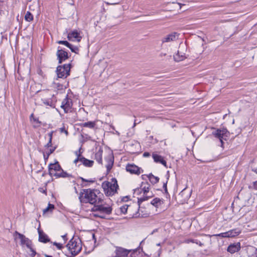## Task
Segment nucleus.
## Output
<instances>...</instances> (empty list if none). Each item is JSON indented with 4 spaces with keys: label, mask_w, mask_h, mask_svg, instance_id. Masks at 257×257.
I'll return each mask as SVG.
<instances>
[{
    "label": "nucleus",
    "mask_w": 257,
    "mask_h": 257,
    "mask_svg": "<svg viewBox=\"0 0 257 257\" xmlns=\"http://www.w3.org/2000/svg\"><path fill=\"white\" fill-rule=\"evenodd\" d=\"M227 130L226 128L217 129L212 132V135L216 138L218 139L221 144V147H223L224 137H227Z\"/></svg>",
    "instance_id": "obj_8"
},
{
    "label": "nucleus",
    "mask_w": 257,
    "mask_h": 257,
    "mask_svg": "<svg viewBox=\"0 0 257 257\" xmlns=\"http://www.w3.org/2000/svg\"><path fill=\"white\" fill-rule=\"evenodd\" d=\"M53 245H55L59 249L63 247V244L62 243H57L56 242H54Z\"/></svg>",
    "instance_id": "obj_39"
},
{
    "label": "nucleus",
    "mask_w": 257,
    "mask_h": 257,
    "mask_svg": "<svg viewBox=\"0 0 257 257\" xmlns=\"http://www.w3.org/2000/svg\"><path fill=\"white\" fill-rule=\"evenodd\" d=\"M152 157L154 159V162L157 163H161L164 166H167V163L164 158L161 156L157 154L153 153Z\"/></svg>",
    "instance_id": "obj_19"
},
{
    "label": "nucleus",
    "mask_w": 257,
    "mask_h": 257,
    "mask_svg": "<svg viewBox=\"0 0 257 257\" xmlns=\"http://www.w3.org/2000/svg\"><path fill=\"white\" fill-rule=\"evenodd\" d=\"M99 192L97 190H91L90 189H83L79 195V199L80 201L83 203H89L91 204L99 203L102 199L99 196H97Z\"/></svg>",
    "instance_id": "obj_1"
},
{
    "label": "nucleus",
    "mask_w": 257,
    "mask_h": 257,
    "mask_svg": "<svg viewBox=\"0 0 257 257\" xmlns=\"http://www.w3.org/2000/svg\"><path fill=\"white\" fill-rule=\"evenodd\" d=\"M102 150L100 148L95 154V159L99 164H102Z\"/></svg>",
    "instance_id": "obj_23"
},
{
    "label": "nucleus",
    "mask_w": 257,
    "mask_h": 257,
    "mask_svg": "<svg viewBox=\"0 0 257 257\" xmlns=\"http://www.w3.org/2000/svg\"><path fill=\"white\" fill-rule=\"evenodd\" d=\"M14 236H15V239L17 238V236H18V237L21 240V245L22 246L26 245V246L28 248H31V245H32L31 241L29 238H27L24 235H23L16 231H15V232L14 233Z\"/></svg>",
    "instance_id": "obj_9"
},
{
    "label": "nucleus",
    "mask_w": 257,
    "mask_h": 257,
    "mask_svg": "<svg viewBox=\"0 0 257 257\" xmlns=\"http://www.w3.org/2000/svg\"><path fill=\"white\" fill-rule=\"evenodd\" d=\"M54 208V205L53 204L49 203L47 207L43 210V213H45L49 211H52Z\"/></svg>",
    "instance_id": "obj_35"
},
{
    "label": "nucleus",
    "mask_w": 257,
    "mask_h": 257,
    "mask_svg": "<svg viewBox=\"0 0 257 257\" xmlns=\"http://www.w3.org/2000/svg\"><path fill=\"white\" fill-rule=\"evenodd\" d=\"M107 161V164L106 165V168L107 169V171L109 172L112 167L113 165V158L112 157L110 156L108 158L106 159Z\"/></svg>",
    "instance_id": "obj_24"
},
{
    "label": "nucleus",
    "mask_w": 257,
    "mask_h": 257,
    "mask_svg": "<svg viewBox=\"0 0 257 257\" xmlns=\"http://www.w3.org/2000/svg\"><path fill=\"white\" fill-rule=\"evenodd\" d=\"M177 39H178L177 33H173L170 34L168 35L167 36H166V37H165L162 39V42L163 43L170 42L171 41H174L175 40H176Z\"/></svg>",
    "instance_id": "obj_17"
},
{
    "label": "nucleus",
    "mask_w": 257,
    "mask_h": 257,
    "mask_svg": "<svg viewBox=\"0 0 257 257\" xmlns=\"http://www.w3.org/2000/svg\"><path fill=\"white\" fill-rule=\"evenodd\" d=\"M80 163L85 167H91L93 165L94 161L87 159L82 156V158L80 159Z\"/></svg>",
    "instance_id": "obj_21"
},
{
    "label": "nucleus",
    "mask_w": 257,
    "mask_h": 257,
    "mask_svg": "<svg viewBox=\"0 0 257 257\" xmlns=\"http://www.w3.org/2000/svg\"><path fill=\"white\" fill-rule=\"evenodd\" d=\"M154 232H155V230H153V232H152V234H153Z\"/></svg>",
    "instance_id": "obj_57"
},
{
    "label": "nucleus",
    "mask_w": 257,
    "mask_h": 257,
    "mask_svg": "<svg viewBox=\"0 0 257 257\" xmlns=\"http://www.w3.org/2000/svg\"><path fill=\"white\" fill-rule=\"evenodd\" d=\"M80 151V149L78 151H76L75 152V155L77 156V158L74 161V163L75 164H77V163L78 162H80V159L82 158V155L78 153V152Z\"/></svg>",
    "instance_id": "obj_36"
},
{
    "label": "nucleus",
    "mask_w": 257,
    "mask_h": 257,
    "mask_svg": "<svg viewBox=\"0 0 257 257\" xmlns=\"http://www.w3.org/2000/svg\"><path fill=\"white\" fill-rule=\"evenodd\" d=\"M253 171L257 174V168L253 170Z\"/></svg>",
    "instance_id": "obj_53"
},
{
    "label": "nucleus",
    "mask_w": 257,
    "mask_h": 257,
    "mask_svg": "<svg viewBox=\"0 0 257 257\" xmlns=\"http://www.w3.org/2000/svg\"><path fill=\"white\" fill-rule=\"evenodd\" d=\"M126 170L132 174L137 175H140L143 172L142 169L135 164H127L126 166Z\"/></svg>",
    "instance_id": "obj_10"
},
{
    "label": "nucleus",
    "mask_w": 257,
    "mask_h": 257,
    "mask_svg": "<svg viewBox=\"0 0 257 257\" xmlns=\"http://www.w3.org/2000/svg\"><path fill=\"white\" fill-rule=\"evenodd\" d=\"M246 257H257V248L251 247L247 251Z\"/></svg>",
    "instance_id": "obj_26"
},
{
    "label": "nucleus",
    "mask_w": 257,
    "mask_h": 257,
    "mask_svg": "<svg viewBox=\"0 0 257 257\" xmlns=\"http://www.w3.org/2000/svg\"><path fill=\"white\" fill-rule=\"evenodd\" d=\"M240 248V243L231 244L227 248V251L231 253H234L238 251Z\"/></svg>",
    "instance_id": "obj_20"
},
{
    "label": "nucleus",
    "mask_w": 257,
    "mask_h": 257,
    "mask_svg": "<svg viewBox=\"0 0 257 257\" xmlns=\"http://www.w3.org/2000/svg\"><path fill=\"white\" fill-rule=\"evenodd\" d=\"M148 177L150 180V181L153 184H156L159 181V178L156 176H154L152 174H150Z\"/></svg>",
    "instance_id": "obj_28"
},
{
    "label": "nucleus",
    "mask_w": 257,
    "mask_h": 257,
    "mask_svg": "<svg viewBox=\"0 0 257 257\" xmlns=\"http://www.w3.org/2000/svg\"><path fill=\"white\" fill-rule=\"evenodd\" d=\"M154 232H155V230H153V232H152V234H153Z\"/></svg>",
    "instance_id": "obj_58"
},
{
    "label": "nucleus",
    "mask_w": 257,
    "mask_h": 257,
    "mask_svg": "<svg viewBox=\"0 0 257 257\" xmlns=\"http://www.w3.org/2000/svg\"><path fill=\"white\" fill-rule=\"evenodd\" d=\"M163 203V200L159 198H155L151 201V204L156 207L161 206Z\"/></svg>",
    "instance_id": "obj_25"
},
{
    "label": "nucleus",
    "mask_w": 257,
    "mask_h": 257,
    "mask_svg": "<svg viewBox=\"0 0 257 257\" xmlns=\"http://www.w3.org/2000/svg\"><path fill=\"white\" fill-rule=\"evenodd\" d=\"M128 208L129 205L125 204L120 207V210L122 213L125 214L128 212Z\"/></svg>",
    "instance_id": "obj_34"
},
{
    "label": "nucleus",
    "mask_w": 257,
    "mask_h": 257,
    "mask_svg": "<svg viewBox=\"0 0 257 257\" xmlns=\"http://www.w3.org/2000/svg\"><path fill=\"white\" fill-rule=\"evenodd\" d=\"M69 251L73 256L76 255L81 250V245L73 239H71L66 245Z\"/></svg>",
    "instance_id": "obj_6"
},
{
    "label": "nucleus",
    "mask_w": 257,
    "mask_h": 257,
    "mask_svg": "<svg viewBox=\"0 0 257 257\" xmlns=\"http://www.w3.org/2000/svg\"><path fill=\"white\" fill-rule=\"evenodd\" d=\"M38 96L41 98V99H43V98H52L53 96L51 92L48 90H43L37 91Z\"/></svg>",
    "instance_id": "obj_16"
},
{
    "label": "nucleus",
    "mask_w": 257,
    "mask_h": 257,
    "mask_svg": "<svg viewBox=\"0 0 257 257\" xmlns=\"http://www.w3.org/2000/svg\"><path fill=\"white\" fill-rule=\"evenodd\" d=\"M101 187L103 188L105 194L107 196H111L114 195L118 188L117 180L115 178H112L111 181H104L102 183Z\"/></svg>",
    "instance_id": "obj_2"
},
{
    "label": "nucleus",
    "mask_w": 257,
    "mask_h": 257,
    "mask_svg": "<svg viewBox=\"0 0 257 257\" xmlns=\"http://www.w3.org/2000/svg\"><path fill=\"white\" fill-rule=\"evenodd\" d=\"M93 210L97 212L95 215L101 218H105L106 215H109L112 212V208L110 206L102 205H94Z\"/></svg>",
    "instance_id": "obj_4"
},
{
    "label": "nucleus",
    "mask_w": 257,
    "mask_h": 257,
    "mask_svg": "<svg viewBox=\"0 0 257 257\" xmlns=\"http://www.w3.org/2000/svg\"><path fill=\"white\" fill-rule=\"evenodd\" d=\"M142 190L143 191V196L140 198H138V202L139 203H141L143 201L148 200L149 198H151L153 196V194L152 192H150V185L146 184L145 185L143 188Z\"/></svg>",
    "instance_id": "obj_7"
},
{
    "label": "nucleus",
    "mask_w": 257,
    "mask_h": 257,
    "mask_svg": "<svg viewBox=\"0 0 257 257\" xmlns=\"http://www.w3.org/2000/svg\"><path fill=\"white\" fill-rule=\"evenodd\" d=\"M25 20L28 22H31L33 20V16L30 12H27L25 16Z\"/></svg>",
    "instance_id": "obj_33"
},
{
    "label": "nucleus",
    "mask_w": 257,
    "mask_h": 257,
    "mask_svg": "<svg viewBox=\"0 0 257 257\" xmlns=\"http://www.w3.org/2000/svg\"><path fill=\"white\" fill-rule=\"evenodd\" d=\"M60 131L61 133H64L66 134V136L68 135V131L65 128V127H62L60 128Z\"/></svg>",
    "instance_id": "obj_40"
},
{
    "label": "nucleus",
    "mask_w": 257,
    "mask_h": 257,
    "mask_svg": "<svg viewBox=\"0 0 257 257\" xmlns=\"http://www.w3.org/2000/svg\"><path fill=\"white\" fill-rule=\"evenodd\" d=\"M67 38L69 41L80 42L81 36L77 30H74L68 34Z\"/></svg>",
    "instance_id": "obj_14"
},
{
    "label": "nucleus",
    "mask_w": 257,
    "mask_h": 257,
    "mask_svg": "<svg viewBox=\"0 0 257 257\" xmlns=\"http://www.w3.org/2000/svg\"><path fill=\"white\" fill-rule=\"evenodd\" d=\"M54 176L56 177V178H67L72 177V176L70 174H68L67 172L64 171V170L61 169V170H60V171L57 172L56 174H55Z\"/></svg>",
    "instance_id": "obj_22"
},
{
    "label": "nucleus",
    "mask_w": 257,
    "mask_h": 257,
    "mask_svg": "<svg viewBox=\"0 0 257 257\" xmlns=\"http://www.w3.org/2000/svg\"><path fill=\"white\" fill-rule=\"evenodd\" d=\"M52 146V141H51V139H49V141L48 143L45 145V147L49 148L51 147Z\"/></svg>",
    "instance_id": "obj_43"
},
{
    "label": "nucleus",
    "mask_w": 257,
    "mask_h": 257,
    "mask_svg": "<svg viewBox=\"0 0 257 257\" xmlns=\"http://www.w3.org/2000/svg\"><path fill=\"white\" fill-rule=\"evenodd\" d=\"M53 132H51L48 134V136L49 137V139H51V141L52 140V136H53Z\"/></svg>",
    "instance_id": "obj_47"
},
{
    "label": "nucleus",
    "mask_w": 257,
    "mask_h": 257,
    "mask_svg": "<svg viewBox=\"0 0 257 257\" xmlns=\"http://www.w3.org/2000/svg\"><path fill=\"white\" fill-rule=\"evenodd\" d=\"M96 124L94 121H88L82 123L81 126L83 127H88L90 128H93L95 126Z\"/></svg>",
    "instance_id": "obj_30"
},
{
    "label": "nucleus",
    "mask_w": 257,
    "mask_h": 257,
    "mask_svg": "<svg viewBox=\"0 0 257 257\" xmlns=\"http://www.w3.org/2000/svg\"><path fill=\"white\" fill-rule=\"evenodd\" d=\"M61 169L62 168L58 162H56L54 164H51L49 166V174L51 176H54L55 174L60 171Z\"/></svg>",
    "instance_id": "obj_12"
},
{
    "label": "nucleus",
    "mask_w": 257,
    "mask_h": 257,
    "mask_svg": "<svg viewBox=\"0 0 257 257\" xmlns=\"http://www.w3.org/2000/svg\"><path fill=\"white\" fill-rule=\"evenodd\" d=\"M38 190L40 192H42V193H43L44 194H46V192H47L46 189H44L43 188H41H41H39L38 189Z\"/></svg>",
    "instance_id": "obj_41"
},
{
    "label": "nucleus",
    "mask_w": 257,
    "mask_h": 257,
    "mask_svg": "<svg viewBox=\"0 0 257 257\" xmlns=\"http://www.w3.org/2000/svg\"><path fill=\"white\" fill-rule=\"evenodd\" d=\"M62 238L64 240V243L65 242V241H66L67 240V238H66V235H62Z\"/></svg>",
    "instance_id": "obj_48"
},
{
    "label": "nucleus",
    "mask_w": 257,
    "mask_h": 257,
    "mask_svg": "<svg viewBox=\"0 0 257 257\" xmlns=\"http://www.w3.org/2000/svg\"><path fill=\"white\" fill-rule=\"evenodd\" d=\"M68 48L71 50L72 52H74L75 53H77L79 49L77 47L73 46L71 44V46L68 47Z\"/></svg>",
    "instance_id": "obj_37"
},
{
    "label": "nucleus",
    "mask_w": 257,
    "mask_h": 257,
    "mask_svg": "<svg viewBox=\"0 0 257 257\" xmlns=\"http://www.w3.org/2000/svg\"><path fill=\"white\" fill-rule=\"evenodd\" d=\"M56 149V147H54V148H51L49 149V151L46 152L45 153H44V158L45 159H47L49 156V155L53 153V152Z\"/></svg>",
    "instance_id": "obj_32"
},
{
    "label": "nucleus",
    "mask_w": 257,
    "mask_h": 257,
    "mask_svg": "<svg viewBox=\"0 0 257 257\" xmlns=\"http://www.w3.org/2000/svg\"><path fill=\"white\" fill-rule=\"evenodd\" d=\"M136 122H134V126H135L136 125Z\"/></svg>",
    "instance_id": "obj_55"
},
{
    "label": "nucleus",
    "mask_w": 257,
    "mask_h": 257,
    "mask_svg": "<svg viewBox=\"0 0 257 257\" xmlns=\"http://www.w3.org/2000/svg\"><path fill=\"white\" fill-rule=\"evenodd\" d=\"M141 203H138V204H135L134 205H129L128 212L130 216L132 218H139V217H146L148 216V213L141 214L140 210V205Z\"/></svg>",
    "instance_id": "obj_5"
},
{
    "label": "nucleus",
    "mask_w": 257,
    "mask_h": 257,
    "mask_svg": "<svg viewBox=\"0 0 257 257\" xmlns=\"http://www.w3.org/2000/svg\"><path fill=\"white\" fill-rule=\"evenodd\" d=\"M29 249L31 250V251L32 252L31 255L32 256V257H34L36 254V251L32 248L31 246V248H29Z\"/></svg>",
    "instance_id": "obj_42"
},
{
    "label": "nucleus",
    "mask_w": 257,
    "mask_h": 257,
    "mask_svg": "<svg viewBox=\"0 0 257 257\" xmlns=\"http://www.w3.org/2000/svg\"><path fill=\"white\" fill-rule=\"evenodd\" d=\"M34 120L36 122H37V123H38L39 124L41 123V122L38 120V118H34Z\"/></svg>",
    "instance_id": "obj_49"
},
{
    "label": "nucleus",
    "mask_w": 257,
    "mask_h": 257,
    "mask_svg": "<svg viewBox=\"0 0 257 257\" xmlns=\"http://www.w3.org/2000/svg\"><path fill=\"white\" fill-rule=\"evenodd\" d=\"M157 246H160V243H158V244H157Z\"/></svg>",
    "instance_id": "obj_54"
},
{
    "label": "nucleus",
    "mask_w": 257,
    "mask_h": 257,
    "mask_svg": "<svg viewBox=\"0 0 257 257\" xmlns=\"http://www.w3.org/2000/svg\"><path fill=\"white\" fill-rule=\"evenodd\" d=\"M185 242L187 243H189L190 242L194 243L197 244H198L199 246H202L203 244L201 243L200 241L198 240L197 239H187L185 240Z\"/></svg>",
    "instance_id": "obj_31"
},
{
    "label": "nucleus",
    "mask_w": 257,
    "mask_h": 257,
    "mask_svg": "<svg viewBox=\"0 0 257 257\" xmlns=\"http://www.w3.org/2000/svg\"><path fill=\"white\" fill-rule=\"evenodd\" d=\"M59 48L60 47H58L56 54L59 60V63H61L68 58V55L66 51L62 49H59Z\"/></svg>",
    "instance_id": "obj_13"
},
{
    "label": "nucleus",
    "mask_w": 257,
    "mask_h": 257,
    "mask_svg": "<svg viewBox=\"0 0 257 257\" xmlns=\"http://www.w3.org/2000/svg\"><path fill=\"white\" fill-rule=\"evenodd\" d=\"M154 232H155V230H153V232H152V234H153Z\"/></svg>",
    "instance_id": "obj_56"
},
{
    "label": "nucleus",
    "mask_w": 257,
    "mask_h": 257,
    "mask_svg": "<svg viewBox=\"0 0 257 257\" xmlns=\"http://www.w3.org/2000/svg\"><path fill=\"white\" fill-rule=\"evenodd\" d=\"M71 67V65L70 63L58 66L56 70L57 74L56 80H58L59 78L65 79L69 76L70 75Z\"/></svg>",
    "instance_id": "obj_3"
},
{
    "label": "nucleus",
    "mask_w": 257,
    "mask_h": 257,
    "mask_svg": "<svg viewBox=\"0 0 257 257\" xmlns=\"http://www.w3.org/2000/svg\"><path fill=\"white\" fill-rule=\"evenodd\" d=\"M163 188L165 189L166 191H167V182L164 183Z\"/></svg>",
    "instance_id": "obj_50"
},
{
    "label": "nucleus",
    "mask_w": 257,
    "mask_h": 257,
    "mask_svg": "<svg viewBox=\"0 0 257 257\" xmlns=\"http://www.w3.org/2000/svg\"><path fill=\"white\" fill-rule=\"evenodd\" d=\"M51 98H43L41 100L44 105L52 107L53 104Z\"/></svg>",
    "instance_id": "obj_29"
},
{
    "label": "nucleus",
    "mask_w": 257,
    "mask_h": 257,
    "mask_svg": "<svg viewBox=\"0 0 257 257\" xmlns=\"http://www.w3.org/2000/svg\"><path fill=\"white\" fill-rule=\"evenodd\" d=\"M80 179H81V180L83 181V182H91V183H92L94 181L93 180H86L85 179H84L82 177H80Z\"/></svg>",
    "instance_id": "obj_44"
},
{
    "label": "nucleus",
    "mask_w": 257,
    "mask_h": 257,
    "mask_svg": "<svg viewBox=\"0 0 257 257\" xmlns=\"http://www.w3.org/2000/svg\"><path fill=\"white\" fill-rule=\"evenodd\" d=\"M150 156V154L149 152H145L143 154V156L144 157H149Z\"/></svg>",
    "instance_id": "obj_46"
},
{
    "label": "nucleus",
    "mask_w": 257,
    "mask_h": 257,
    "mask_svg": "<svg viewBox=\"0 0 257 257\" xmlns=\"http://www.w3.org/2000/svg\"><path fill=\"white\" fill-rule=\"evenodd\" d=\"M140 213H141V214L147 213L146 212H144V211L142 210V209H140Z\"/></svg>",
    "instance_id": "obj_51"
},
{
    "label": "nucleus",
    "mask_w": 257,
    "mask_h": 257,
    "mask_svg": "<svg viewBox=\"0 0 257 257\" xmlns=\"http://www.w3.org/2000/svg\"><path fill=\"white\" fill-rule=\"evenodd\" d=\"M253 186L254 189L257 190V181L253 182Z\"/></svg>",
    "instance_id": "obj_45"
},
{
    "label": "nucleus",
    "mask_w": 257,
    "mask_h": 257,
    "mask_svg": "<svg viewBox=\"0 0 257 257\" xmlns=\"http://www.w3.org/2000/svg\"><path fill=\"white\" fill-rule=\"evenodd\" d=\"M240 231L237 229H233L226 232L221 233L220 236L223 237H232L238 235Z\"/></svg>",
    "instance_id": "obj_15"
},
{
    "label": "nucleus",
    "mask_w": 257,
    "mask_h": 257,
    "mask_svg": "<svg viewBox=\"0 0 257 257\" xmlns=\"http://www.w3.org/2000/svg\"><path fill=\"white\" fill-rule=\"evenodd\" d=\"M45 257H52V256H51V255H47V254H45Z\"/></svg>",
    "instance_id": "obj_52"
},
{
    "label": "nucleus",
    "mask_w": 257,
    "mask_h": 257,
    "mask_svg": "<svg viewBox=\"0 0 257 257\" xmlns=\"http://www.w3.org/2000/svg\"><path fill=\"white\" fill-rule=\"evenodd\" d=\"M57 43L59 44L64 45L66 46H67V47L71 46V44H70L66 41H58Z\"/></svg>",
    "instance_id": "obj_38"
},
{
    "label": "nucleus",
    "mask_w": 257,
    "mask_h": 257,
    "mask_svg": "<svg viewBox=\"0 0 257 257\" xmlns=\"http://www.w3.org/2000/svg\"><path fill=\"white\" fill-rule=\"evenodd\" d=\"M72 106L71 99L68 98L67 95L61 103V107L64 109L65 113L68 112Z\"/></svg>",
    "instance_id": "obj_11"
},
{
    "label": "nucleus",
    "mask_w": 257,
    "mask_h": 257,
    "mask_svg": "<svg viewBox=\"0 0 257 257\" xmlns=\"http://www.w3.org/2000/svg\"><path fill=\"white\" fill-rule=\"evenodd\" d=\"M185 58V54L183 53H180L179 51H178V53L174 56L175 61L177 62L183 60Z\"/></svg>",
    "instance_id": "obj_27"
},
{
    "label": "nucleus",
    "mask_w": 257,
    "mask_h": 257,
    "mask_svg": "<svg viewBox=\"0 0 257 257\" xmlns=\"http://www.w3.org/2000/svg\"><path fill=\"white\" fill-rule=\"evenodd\" d=\"M39 233V241L43 243H47L50 241L48 235L45 234L42 230L38 228Z\"/></svg>",
    "instance_id": "obj_18"
}]
</instances>
